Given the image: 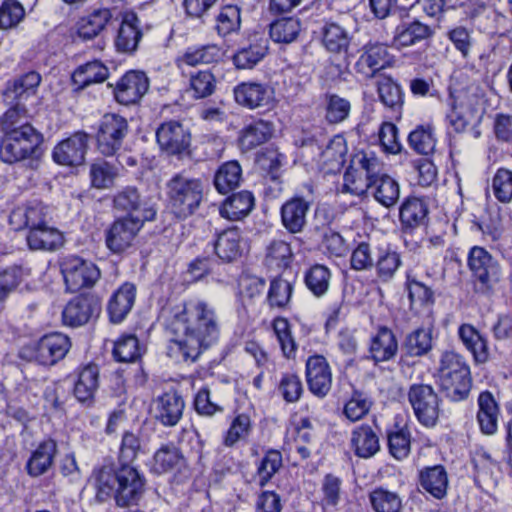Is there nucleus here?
<instances>
[{"label":"nucleus","mask_w":512,"mask_h":512,"mask_svg":"<svg viewBox=\"0 0 512 512\" xmlns=\"http://www.w3.org/2000/svg\"><path fill=\"white\" fill-rule=\"evenodd\" d=\"M159 320L169 337L167 355L176 361L193 363L219 340L218 314L215 307L203 299L167 304Z\"/></svg>","instance_id":"nucleus-1"},{"label":"nucleus","mask_w":512,"mask_h":512,"mask_svg":"<svg viewBox=\"0 0 512 512\" xmlns=\"http://www.w3.org/2000/svg\"><path fill=\"white\" fill-rule=\"evenodd\" d=\"M91 483L97 501L105 502L113 497L118 507H128L137 505L142 498L146 479L133 465L104 464L94 468Z\"/></svg>","instance_id":"nucleus-2"},{"label":"nucleus","mask_w":512,"mask_h":512,"mask_svg":"<svg viewBox=\"0 0 512 512\" xmlns=\"http://www.w3.org/2000/svg\"><path fill=\"white\" fill-rule=\"evenodd\" d=\"M165 195L171 212L177 218L185 219L198 210L204 196V184L199 178L179 172L165 183Z\"/></svg>","instance_id":"nucleus-3"},{"label":"nucleus","mask_w":512,"mask_h":512,"mask_svg":"<svg viewBox=\"0 0 512 512\" xmlns=\"http://www.w3.org/2000/svg\"><path fill=\"white\" fill-rule=\"evenodd\" d=\"M439 384L444 395L453 402L465 400L472 387L470 367L460 354L442 353L439 365Z\"/></svg>","instance_id":"nucleus-4"},{"label":"nucleus","mask_w":512,"mask_h":512,"mask_svg":"<svg viewBox=\"0 0 512 512\" xmlns=\"http://www.w3.org/2000/svg\"><path fill=\"white\" fill-rule=\"evenodd\" d=\"M42 143V133L32 125L10 130L3 133L0 142V160L12 164L25 159H38L43 153Z\"/></svg>","instance_id":"nucleus-5"},{"label":"nucleus","mask_w":512,"mask_h":512,"mask_svg":"<svg viewBox=\"0 0 512 512\" xmlns=\"http://www.w3.org/2000/svg\"><path fill=\"white\" fill-rule=\"evenodd\" d=\"M407 396L419 423L425 427L435 426L440 414V398L434 388L428 384H412Z\"/></svg>","instance_id":"nucleus-6"},{"label":"nucleus","mask_w":512,"mask_h":512,"mask_svg":"<svg viewBox=\"0 0 512 512\" xmlns=\"http://www.w3.org/2000/svg\"><path fill=\"white\" fill-rule=\"evenodd\" d=\"M467 265L478 291L483 293L492 288L500 277L498 261L484 247L473 246L467 256Z\"/></svg>","instance_id":"nucleus-7"},{"label":"nucleus","mask_w":512,"mask_h":512,"mask_svg":"<svg viewBox=\"0 0 512 512\" xmlns=\"http://www.w3.org/2000/svg\"><path fill=\"white\" fill-rule=\"evenodd\" d=\"M61 272L70 292L92 286L100 276L99 269L91 261L78 256H67L61 263Z\"/></svg>","instance_id":"nucleus-8"},{"label":"nucleus","mask_w":512,"mask_h":512,"mask_svg":"<svg viewBox=\"0 0 512 512\" xmlns=\"http://www.w3.org/2000/svg\"><path fill=\"white\" fill-rule=\"evenodd\" d=\"M128 132L127 120L113 113L105 114L99 123L96 140L101 154L114 155L122 146Z\"/></svg>","instance_id":"nucleus-9"},{"label":"nucleus","mask_w":512,"mask_h":512,"mask_svg":"<svg viewBox=\"0 0 512 512\" xmlns=\"http://www.w3.org/2000/svg\"><path fill=\"white\" fill-rule=\"evenodd\" d=\"M304 187L308 196L295 194L286 200L280 209L281 223L291 234H297L304 230L307 224V214L313 203V186L307 183Z\"/></svg>","instance_id":"nucleus-10"},{"label":"nucleus","mask_w":512,"mask_h":512,"mask_svg":"<svg viewBox=\"0 0 512 512\" xmlns=\"http://www.w3.org/2000/svg\"><path fill=\"white\" fill-rule=\"evenodd\" d=\"M156 140L160 149L169 155L181 157L190 152L191 133L178 121L163 122L156 130Z\"/></svg>","instance_id":"nucleus-11"},{"label":"nucleus","mask_w":512,"mask_h":512,"mask_svg":"<svg viewBox=\"0 0 512 512\" xmlns=\"http://www.w3.org/2000/svg\"><path fill=\"white\" fill-rule=\"evenodd\" d=\"M112 86V84H109ZM150 86L146 73L130 70L123 74L113 85L115 100L122 105H134L148 92Z\"/></svg>","instance_id":"nucleus-12"},{"label":"nucleus","mask_w":512,"mask_h":512,"mask_svg":"<svg viewBox=\"0 0 512 512\" xmlns=\"http://www.w3.org/2000/svg\"><path fill=\"white\" fill-rule=\"evenodd\" d=\"M143 226L142 219L119 217L105 231L106 247L114 254H120L132 246Z\"/></svg>","instance_id":"nucleus-13"},{"label":"nucleus","mask_w":512,"mask_h":512,"mask_svg":"<svg viewBox=\"0 0 512 512\" xmlns=\"http://www.w3.org/2000/svg\"><path fill=\"white\" fill-rule=\"evenodd\" d=\"M235 102L246 109L269 107L274 102V89L265 82L243 81L233 88Z\"/></svg>","instance_id":"nucleus-14"},{"label":"nucleus","mask_w":512,"mask_h":512,"mask_svg":"<svg viewBox=\"0 0 512 512\" xmlns=\"http://www.w3.org/2000/svg\"><path fill=\"white\" fill-rule=\"evenodd\" d=\"M114 206L117 210L127 212L125 217L142 219V223L154 220L155 204L150 199L142 197L137 188L127 186L114 196Z\"/></svg>","instance_id":"nucleus-15"},{"label":"nucleus","mask_w":512,"mask_h":512,"mask_svg":"<svg viewBox=\"0 0 512 512\" xmlns=\"http://www.w3.org/2000/svg\"><path fill=\"white\" fill-rule=\"evenodd\" d=\"M70 347V339L66 335L47 334L33 346L32 358L41 365L51 366L63 359Z\"/></svg>","instance_id":"nucleus-16"},{"label":"nucleus","mask_w":512,"mask_h":512,"mask_svg":"<svg viewBox=\"0 0 512 512\" xmlns=\"http://www.w3.org/2000/svg\"><path fill=\"white\" fill-rule=\"evenodd\" d=\"M391 63L387 46L382 43H368L363 47L354 69L364 79L373 78Z\"/></svg>","instance_id":"nucleus-17"},{"label":"nucleus","mask_w":512,"mask_h":512,"mask_svg":"<svg viewBox=\"0 0 512 512\" xmlns=\"http://www.w3.org/2000/svg\"><path fill=\"white\" fill-rule=\"evenodd\" d=\"M89 135L77 131L70 137L59 142L53 149L52 158L64 166H77L84 162L87 151Z\"/></svg>","instance_id":"nucleus-18"},{"label":"nucleus","mask_w":512,"mask_h":512,"mask_svg":"<svg viewBox=\"0 0 512 512\" xmlns=\"http://www.w3.org/2000/svg\"><path fill=\"white\" fill-rule=\"evenodd\" d=\"M305 374L310 392L324 398L332 387V372L327 360L321 355L310 356L306 361Z\"/></svg>","instance_id":"nucleus-19"},{"label":"nucleus","mask_w":512,"mask_h":512,"mask_svg":"<svg viewBox=\"0 0 512 512\" xmlns=\"http://www.w3.org/2000/svg\"><path fill=\"white\" fill-rule=\"evenodd\" d=\"M433 35L434 29L417 19L403 21L393 31L391 47L398 50L411 47L430 39Z\"/></svg>","instance_id":"nucleus-20"},{"label":"nucleus","mask_w":512,"mask_h":512,"mask_svg":"<svg viewBox=\"0 0 512 512\" xmlns=\"http://www.w3.org/2000/svg\"><path fill=\"white\" fill-rule=\"evenodd\" d=\"M47 207L40 201H31L17 206L9 215V224L18 231L22 229L32 230L47 223Z\"/></svg>","instance_id":"nucleus-21"},{"label":"nucleus","mask_w":512,"mask_h":512,"mask_svg":"<svg viewBox=\"0 0 512 512\" xmlns=\"http://www.w3.org/2000/svg\"><path fill=\"white\" fill-rule=\"evenodd\" d=\"M142 36L138 16L134 12L124 13L114 40L116 50L122 53H133L137 50Z\"/></svg>","instance_id":"nucleus-22"},{"label":"nucleus","mask_w":512,"mask_h":512,"mask_svg":"<svg viewBox=\"0 0 512 512\" xmlns=\"http://www.w3.org/2000/svg\"><path fill=\"white\" fill-rule=\"evenodd\" d=\"M99 311L100 306L93 298L77 296L64 307L62 311L63 323L71 327H78L86 324Z\"/></svg>","instance_id":"nucleus-23"},{"label":"nucleus","mask_w":512,"mask_h":512,"mask_svg":"<svg viewBox=\"0 0 512 512\" xmlns=\"http://www.w3.org/2000/svg\"><path fill=\"white\" fill-rule=\"evenodd\" d=\"M350 448L359 458H371L380 450L379 435L372 426L360 424L351 431Z\"/></svg>","instance_id":"nucleus-24"},{"label":"nucleus","mask_w":512,"mask_h":512,"mask_svg":"<svg viewBox=\"0 0 512 512\" xmlns=\"http://www.w3.org/2000/svg\"><path fill=\"white\" fill-rule=\"evenodd\" d=\"M136 299V286L123 283L109 298L107 312L112 323H121L130 313Z\"/></svg>","instance_id":"nucleus-25"},{"label":"nucleus","mask_w":512,"mask_h":512,"mask_svg":"<svg viewBox=\"0 0 512 512\" xmlns=\"http://www.w3.org/2000/svg\"><path fill=\"white\" fill-rule=\"evenodd\" d=\"M185 403L176 391H168L155 400V417L164 426H175L182 418Z\"/></svg>","instance_id":"nucleus-26"},{"label":"nucleus","mask_w":512,"mask_h":512,"mask_svg":"<svg viewBox=\"0 0 512 512\" xmlns=\"http://www.w3.org/2000/svg\"><path fill=\"white\" fill-rule=\"evenodd\" d=\"M245 249V242L238 227H231L217 234L214 242L216 255L224 262H232L240 257Z\"/></svg>","instance_id":"nucleus-27"},{"label":"nucleus","mask_w":512,"mask_h":512,"mask_svg":"<svg viewBox=\"0 0 512 512\" xmlns=\"http://www.w3.org/2000/svg\"><path fill=\"white\" fill-rule=\"evenodd\" d=\"M274 127L263 119L253 120L246 124L238 135V145L242 151H250L266 143L273 135Z\"/></svg>","instance_id":"nucleus-28"},{"label":"nucleus","mask_w":512,"mask_h":512,"mask_svg":"<svg viewBox=\"0 0 512 512\" xmlns=\"http://www.w3.org/2000/svg\"><path fill=\"white\" fill-rule=\"evenodd\" d=\"M98 387L99 369L96 365L89 364L79 370L74 382L73 394L79 402L90 406L94 402Z\"/></svg>","instance_id":"nucleus-29"},{"label":"nucleus","mask_w":512,"mask_h":512,"mask_svg":"<svg viewBox=\"0 0 512 512\" xmlns=\"http://www.w3.org/2000/svg\"><path fill=\"white\" fill-rule=\"evenodd\" d=\"M401 266L402 258L400 252L389 244L377 246L373 267L375 268L376 277L380 282H390Z\"/></svg>","instance_id":"nucleus-30"},{"label":"nucleus","mask_w":512,"mask_h":512,"mask_svg":"<svg viewBox=\"0 0 512 512\" xmlns=\"http://www.w3.org/2000/svg\"><path fill=\"white\" fill-rule=\"evenodd\" d=\"M112 19L108 8H98L82 16L76 23V33L82 40H92L97 37Z\"/></svg>","instance_id":"nucleus-31"},{"label":"nucleus","mask_w":512,"mask_h":512,"mask_svg":"<svg viewBox=\"0 0 512 512\" xmlns=\"http://www.w3.org/2000/svg\"><path fill=\"white\" fill-rule=\"evenodd\" d=\"M419 484L435 499H443L448 488V475L445 468L442 465L424 467L419 472Z\"/></svg>","instance_id":"nucleus-32"},{"label":"nucleus","mask_w":512,"mask_h":512,"mask_svg":"<svg viewBox=\"0 0 512 512\" xmlns=\"http://www.w3.org/2000/svg\"><path fill=\"white\" fill-rule=\"evenodd\" d=\"M56 453L57 444L53 439H46L39 443L26 463L27 473L31 477L45 474L51 468Z\"/></svg>","instance_id":"nucleus-33"},{"label":"nucleus","mask_w":512,"mask_h":512,"mask_svg":"<svg viewBox=\"0 0 512 512\" xmlns=\"http://www.w3.org/2000/svg\"><path fill=\"white\" fill-rule=\"evenodd\" d=\"M268 52V40L254 37L249 43L239 48L233 55V63L237 69H252Z\"/></svg>","instance_id":"nucleus-34"},{"label":"nucleus","mask_w":512,"mask_h":512,"mask_svg":"<svg viewBox=\"0 0 512 512\" xmlns=\"http://www.w3.org/2000/svg\"><path fill=\"white\" fill-rule=\"evenodd\" d=\"M398 351V343L392 330L380 327L371 337L369 353L375 362H384L392 359Z\"/></svg>","instance_id":"nucleus-35"},{"label":"nucleus","mask_w":512,"mask_h":512,"mask_svg":"<svg viewBox=\"0 0 512 512\" xmlns=\"http://www.w3.org/2000/svg\"><path fill=\"white\" fill-rule=\"evenodd\" d=\"M458 336L477 363H485L488 360L487 340L473 325L467 323L460 325Z\"/></svg>","instance_id":"nucleus-36"},{"label":"nucleus","mask_w":512,"mask_h":512,"mask_svg":"<svg viewBox=\"0 0 512 512\" xmlns=\"http://www.w3.org/2000/svg\"><path fill=\"white\" fill-rule=\"evenodd\" d=\"M41 83V75L36 71L26 72L8 81L4 90L6 100H22L34 95Z\"/></svg>","instance_id":"nucleus-37"},{"label":"nucleus","mask_w":512,"mask_h":512,"mask_svg":"<svg viewBox=\"0 0 512 512\" xmlns=\"http://www.w3.org/2000/svg\"><path fill=\"white\" fill-rule=\"evenodd\" d=\"M367 187L372 189L375 200L387 208L395 205L400 196L398 182L387 174L372 176Z\"/></svg>","instance_id":"nucleus-38"},{"label":"nucleus","mask_w":512,"mask_h":512,"mask_svg":"<svg viewBox=\"0 0 512 512\" xmlns=\"http://www.w3.org/2000/svg\"><path fill=\"white\" fill-rule=\"evenodd\" d=\"M27 243L32 250L52 251L63 243V236L59 230L50 227L47 223L28 231Z\"/></svg>","instance_id":"nucleus-39"},{"label":"nucleus","mask_w":512,"mask_h":512,"mask_svg":"<svg viewBox=\"0 0 512 512\" xmlns=\"http://www.w3.org/2000/svg\"><path fill=\"white\" fill-rule=\"evenodd\" d=\"M254 206V196L247 190L228 197L220 207V215L228 220H240L250 213Z\"/></svg>","instance_id":"nucleus-40"},{"label":"nucleus","mask_w":512,"mask_h":512,"mask_svg":"<svg viewBox=\"0 0 512 512\" xmlns=\"http://www.w3.org/2000/svg\"><path fill=\"white\" fill-rule=\"evenodd\" d=\"M186 460L179 448L173 444L162 445L153 456V470L158 474L180 470Z\"/></svg>","instance_id":"nucleus-41"},{"label":"nucleus","mask_w":512,"mask_h":512,"mask_svg":"<svg viewBox=\"0 0 512 512\" xmlns=\"http://www.w3.org/2000/svg\"><path fill=\"white\" fill-rule=\"evenodd\" d=\"M332 278L331 269L324 264H313L304 272V284L309 292L321 298L325 296L330 288Z\"/></svg>","instance_id":"nucleus-42"},{"label":"nucleus","mask_w":512,"mask_h":512,"mask_svg":"<svg viewBox=\"0 0 512 512\" xmlns=\"http://www.w3.org/2000/svg\"><path fill=\"white\" fill-rule=\"evenodd\" d=\"M388 450L396 460L407 458L411 451V432L406 425L395 423L386 431Z\"/></svg>","instance_id":"nucleus-43"},{"label":"nucleus","mask_w":512,"mask_h":512,"mask_svg":"<svg viewBox=\"0 0 512 512\" xmlns=\"http://www.w3.org/2000/svg\"><path fill=\"white\" fill-rule=\"evenodd\" d=\"M108 74V68L94 60L79 66L72 74V82L78 89H84L91 84L105 81Z\"/></svg>","instance_id":"nucleus-44"},{"label":"nucleus","mask_w":512,"mask_h":512,"mask_svg":"<svg viewBox=\"0 0 512 512\" xmlns=\"http://www.w3.org/2000/svg\"><path fill=\"white\" fill-rule=\"evenodd\" d=\"M368 500L374 512H403L401 496L383 486L372 489Z\"/></svg>","instance_id":"nucleus-45"},{"label":"nucleus","mask_w":512,"mask_h":512,"mask_svg":"<svg viewBox=\"0 0 512 512\" xmlns=\"http://www.w3.org/2000/svg\"><path fill=\"white\" fill-rule=\"evenodd\" d=\"M447 105L449 110L446 120L449 126L457 133L465 131L474 116L473 109L460 101L453 93H450Z\"/></svg>","instance_id":"nucleus-46"},{"label":"nucleus","mask_w":512,"mask_h":512,"mask_svg":"<svg viewBox=\"0 0 512 512\" xmlns=\"http://www.w3.org/2000/svg\"><path fill=\"white\" fill-rule=\"evenodd\" d=\"M322 44L327 51L335 54L347 52L350 45L348 32L335 22H327L322 27Z\"/></svg>","instance_id":"nucleus-47"},{"label":"nucleus","mask_w":512,"mask_h":512,"mask_svg":"<svg viewBox=\"0 0 512 512\" xmlns=\"http://www.w3.org/2000/svg\"><path fill=\"white\" fill-rule=\"evenodd\" d=\"M300 31V20L295 17H282L269 25L270 38L276 43H292L298 38Z\"/></svg>","instance_id":"nucleus-48"},{"label":"nucleus","mask_w":512,"mask_h":512,"mask_svg":"<svg viewBox=\"0 0 512 512\" xmlns=\"http://www.w3.org/2000/svg\"><path fill=\"white\" fill-rule=\"evenodd\" d=\"M242 178V169L237 161L223 163L214 176V185L221 194L234 190Z\"/></svg>","instance_id":"nucleus-49"},{"label":"nucleus","mask_w":512,"mask_h":512,"mask_svg":"<svg viewBox=\"0 0 512 512\" xmlns=\"http://www.w3.org/2000/svg\"><path fill=\"white\" fill-rule=\"evenodd\" d=\"M408 144L418 154L432 153L436 146L433 126L430 124L416 126L408 135Z\"/></svg>","instance_id":"nucleus-50"},{"label":"nucleus","mask_w":512,"mask_h":512,"mask_svg":"<svg viewBox=\"0 0 512 512\" xmlns=\"http://www.w3.org/2000/svg\"><path fill=\"white\" fill-rule=\"evenodd\" d=\"M293 260L290 244L281 239H273L266 247L265 261L269 267L287 268Z\"/></svg>","instance_id":"nucleus-51"},{"label":"nucleus","mask_w":512,"mask_h":512,"mask_svg":"<svg viewBox=\"0 0 512 512\" xmlns=\"http://www.w3.org/2000/svg\"><path fill=\"white\" fill-rule=\"evenodd\" d=\"M427 213L428 209L423 200L410 197L401 205L399 216L404 226L413 228L424 222Z\"/></svg>","instance_id":"nucleus-52"},{"label":"nucleus","mask_w":512,"mask_h":512,"mask_svg":"<svg viewBox=\"0 0 512 512\" xmlns=\"http://www.w3.org/2000/svg\"><path fill=\"white\" fill-rule=\"evenodd\" d=\"M221 57V49L215 44L188 48L179 59L180 64L197 66L217 61Z\"/></svg>","instance_id":"nucleus-53"},{"label":"nucleus","mask_w":512,"mask_h":512,"mask_svg":"<svg viewBox=\"0 0 512 512\" xmlns=\"http://www.w3.org/2000/svg\"><path fill=\"white\" fill-rule=\"evenodd\" d=\"M241 26V12L236 5H226L222 7L216 16L215 29L218 35L225 37L236 33Z\"/></svg>","instance_id":"nucleus-54"},{"label":"nucleus","mask_w":512,"mask_h":512,"mask_svg":"<svg viewBox=\"0 0 512 512\" xmlns=\"http://www.w3.org/2000/svg\"><path fill=\"white\" fill-rule=\"evenodd\" d=\"M27 275L26 270L17 265L0 269V304L16 291Z\"/></svg>","instance_id":"nucleus-55"},{"label":"nucleus","mask_w":512,"mask_h":512,"mask_svg":"<svg viewBox=\"0 0 512 512\" xmlns=\"http://www.w3.org/2000/svg\"><path fill=\"white\" fill-rule=\"evenodd\" d=\"M114 358L118 362H133L142 355V348L133 334H123L114 343Z\"/></svg>","instance_id":"nucleus-56"},{"label":"nucleus","mask_w":512,"mask_h":512,"mask_svg":"<svg viewBox=\"0 0 512 512\" xmlns=\"http://www.w3.org/2000/svg\"><path fill=\"white\" fill-rule=\"evenodd\" d=\"M293 292L292 284L281 278L275 277L271 280L267 293V302L271 308H287Z\"/></svg>","instance_id":"nucleus-57"},{"label":"nucleus","mask_w":512,"mask_h":512,"mask_svg":"<svg viewBox=\"0 0 512 512\" xmlns=\"http://www.w3.org/2000/svg\"><path fill=\"white\" fill-rule=\"evenodd\" d=\"M346 148L342 137L337 136L330 140L326 148L320 154V160L327 171L334 172L340 170L345 162Z\"/></svg>","instance_id":"nucleus-58"},{"label":"nucleus","mask_w":512,"mask_h":512,"mask_svg":"<svg viewBox=\"0 0 512 512\" xmlns=\"http://www.w3.org/2000/svg\"><path fill=\"white\" fill-rule=\"evenodd\" d=\"M341 484L339 477L327 474L321 484L320 504L325 511H335L341 499Z\"/></svg>","instance_id":"nucleus-59"},{"label":"nucleus","mask_w":512,"mask_h":512,"mask_svg":"<svg viewBox=\"0 0 512 512\" xmlns=\"http://www.w3.org/2000/svg\"><path fill=\"white\" fill-rule=\"evenodd\" d=\"M272 328L283 355L293 358L297 351V344L291 332L289 321L284 317H276L272 322Z\"/></svg>","instance_id":"nucleus-60"},{"label":"nucleus","mask_w":512,"mask_h":512,"mask_svg":"<svg viewBox=\"0 0 512 512\" xmlns=\"http://www.w3.org/2000/svg\"><path fill=\"white\" fill-rule=\"evenodd\" d=\"M491 190L500 203H510L512 201V170L498 168L491 180Z\"/></svg>","instance_id":"nucleus-61"},{"label":"nucleus","mask_w":512,"mask_h":512,"mask_svg":"<svg viewBox=\"0 0 512 512\" xmlns=\"http://www.w3.org/2000/svg\"><path fill=\"white\" fill-rule=\"evenodd\" d=\"M378 94L381 102L394 111H400L403 105L401 86L392 78H384L378 83Z\"/></svg>","instance_id":"nucleus-62"},{"label":"nucleus","mask_w":512,"mask_h":512,"mask_svg":"<svg viewBox=\"0 0 512 512\" xmlns=\"http://www.w3.org/2000/svg\"><path fill=\"white\" fill-rule=\"evenodd\" d=\"M251 419L247 414H238L231 422L223 436V445L233 447L241 440H245L251 432Z\"/></svg>","instance_id":"nucleus-63"},{"label":"nucleus","mask_w":512,"mask_h":512,"mask_svg":"<svg viewBox=\"0 0 512 512\" xmlns=\"http://www.w3.org/2000/svg\"><path fill=\"white\" fill-rule=\"evenodd\" d=\"M431 347V332L425 329H416L406 337L404 343V349L409 356L425 355Z\"/></svg>","instance_id":"nucleus-64"}]
</instances>
